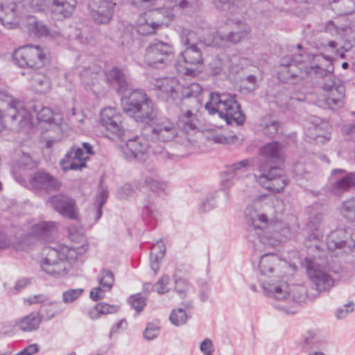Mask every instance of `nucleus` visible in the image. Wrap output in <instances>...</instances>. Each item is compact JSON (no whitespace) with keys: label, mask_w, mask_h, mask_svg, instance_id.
<instances>
[{"label":"nucleus","mask_w":355,"mask_h":355,"mask_svg":"<svg viewBox=\"0 0 355 355\" xmlns=\"http://www.w3.org/2000/svg\"><path fill=\"white\" fill-rule=\"evenodd\" d=\"M353 240L344 229H337L327 236L326 246L332 256H338L342 252H348L352 248Z\"/></svg>","instance_id":"obj_20"},{"label":"nucleus","mask_w":355,"mask_h":355,"mask_svg":"<svg viewBox=\"0 0 355 355\" xmlns=\"http://www.w3.org/2000/svg\"><path fill=\"white\" fill-rule=\"evenodd\" d=\"M35 112L37 113V119L40 121L49 122L52 119V112L49 107H42L40 110L37 111L36 106H33Z\"/></svg>","instance_id":"obj_57"},{"label":"nucleus","mask_w":355,"mask_h":355,"mask_svg":"<svg viewBox=\"0 0 355 355\" xmlns=\"http://www.w3.org/2000/svg\"><path fill=\"white\" fill-rule=\"evenodd\" d=\"M99 76L98 72L92 70L89 67L83 69L80 73L82 82L87 86L97 83Z\"/></svg>","instance_id":"obj_45"},{"label":"nucleus","mask_w":355,"mask_h":355,"mask_svg":"<svg viewBox=\"0 0 355 355\" xmlns=\"http://www.w3.org/2000/svg\"><path fill=\"white\" fill-rule=\"evenodd\" d=\"M107 291L103 287H96L90 291L89 296L94 301H98L105 297V292Z\"/></svg>","instance_id":"obj_62"},{"label":"nucleus","mask_w":355,"mask_h":355,"mask_svg":"<svg viewBox=\"0 0 355 355\" xmlns=\"http://www.w3.org/2000/svg\"><path fill=\"white\" fill-rule=\"evenodd\" d=\"M202 87L198 83H191L182 89L180 106L198 109L200 104V95Z\"/></svg>","instance_id":"obj_27"},{"label":"nucleus","mask_w":355,"mask_h":355,"mask_svg":"<svg viewBox=\"0 0 355 355\" xmlns=\"http://www.w3.org/2000/svg\"><path fill=\"white\" fill-rule=\"evenodd\" d=\"M353 303H348L338 309L336 312V316L338 319H343L347 317V315L354 311Z\"/></svg>","instance_id":"obj_59"},{"label":"nucleus","mask_w":355,"mask_h":355,"mask_svg":"<svg viewBox=\"0 0 355 355\" xmlns=\"http://www.w3.org/2000/svg\"><path fill=\"white\" fill-rule=\"evenodd\" d=\"M19 26L27 31L31 36L55 37V35L51 32L49 27L42 21L37 20L35 17L32 15L22 18Z\"/></svg>","instance_id":"obj_25"},{"label":"nucleus","mask_w":355,"mask_h":355,"mask_svg":"<svg viewBox=\"0 0 355 355\" xmlns=\"http://www.w3.org/2000/svg\"><path fill=\"white\" fill-rule=\"evenodd\" d=\"M94 154L93 146L88 142L82 143V147L74 146L60 160L63 171L80 170L86 166V161L90 155Z\"/></svg>","instance_id":"obj_14"},{"label":"nucleus","mask_w":355,"mask_h":355,"mask_svg":"<svg viewBox=\"0 0 355 355\" xmlns=\"http://www.w3.org/2000/svg\"><path fill=\"white\" fill-rule=\"evenodd\" d=\"M29 111L24 109L21 103L15 101L12 96L3 95L0 97V121L2 125L14 131H19L28 127L31 122Z\"/></svg>","instance_id":"obj_7"},{"label":"nucleus","mask_w":355,"mask_h":355,"mask_svg":"<svg viewBox=\"0 0 355 355\" xmlns=\"http://www.w3.org/2000/svg\"><path fill=\"white\" fill-rule=\"evenodd\" d=\"M31 8L35 12L44 10L51 0H28Z\"/></svg>","instance_id":"obj_55"},{"label":"nucleus","mask_w":355,"mask_h":355,"mask_svg":"<svg viewBox=\"0 0 355 355\" xmlns=\"http://www.w3.org/2000/svg\"><path fill=\"white\" fill-rule=\"evenodd\" d=\"M100 285L105 288L110 290L113 286L114 279V274L109 270H101L98 276Z\"/></svg>","instance_id":"obj_46"},{"label":"nucleus","mask_w":355,"mask_h":355,"mask_svg":"<svg viewBox=\"0 0 355 355\" xmlns=\"http://www.w3.org/2000/svg\"><path fill=\"white\" fill-rule=\"evenodd\" d=\"M174 57L175 51L171 43L155 40L146 49L144 61L151 67L163 69L171 62Z\"/></svg>","instance_id":"obj_10"},{"label":"nucleus","mask_w":355,"mask_h":355,"mask_svg":"<svg viewBox=\"0 0 355 355\" xmlns=\"http://www.w3.org/2000/svg\"><path fill=\"white\" fill-rule=\"evenodd\" d=\"M196 34L193 31L183 28L181 32V42L185 49L180 54L178 62L185 64L184 74L195 76L197 69L203 64V57L200 48L197 46L195 40Z\"/></svg>","instance_id":"obj_9"},{"label":"nucleus","mask_w":355,"mask_h":355,"mask_svg":"<svg viewBox=\"0 0 355 355\" xmlns=\"http://www.w3.org/2000/svg\"><path fill=\"white\" fill-rule=\"evenodd\" d=\"M297 345L304 351L321 349L327 346V341L318 331L308 330L302 334Z\"/></svg>","instance_id":"obj_26"},{"label":"nucleus","mask_w":355,"mask_h":355,"mask_svg":"<svg viewBox=\"0 0 355 355\" xmlns=\"http://www.w3.org/2000/svg\"><path fill=\"white\" fill-rule=\"evenodd\" d=\"M134 190L130 184H124L121 188L119 189L118 196L121 199H125L133 194Z\"/></svg>","instance_id":"obj_63"},{"label":"nucleus","mask_w":355,"mask_h":355,"mask_svg":"<svg viewBox=\"0 0 355 355\" xmlns=\"http://www.w3.org/2000/svg\"><path fill=\"white\" fill-rule=\"evenodd\" d=\"M315 71L319 74L313 76L312 79H324L322 89L329 92L326 98L327 103L331 107H341L345 89L336 82L332 58L322 53L317 54L315 55Z\"/></svg>","instance_id":"obj_3"},{"label":"nucleus","mask_w":355,"mask_h":355,"mask_svg":"<svg viewBox=\"0 0 355 355\" xmlns=\"http://www.w3.org/2000/svg\"><path fill=\"white\" fill-rule=\"evenodd\" d=\"M339 210L342 216L355 226V198L343 202Z\"/></svg>","instance_id":"obj_42"},{"label":"nucleus","mask_w":355,"mask_h":355,"mask_svg":"<svg viewBox=\"0 0 355 355\" xmlns=\"http://www.w3.org/2000/svg\"><path fill=\"white\" fill-rule=\"evenodd\" d=\"M205 108L210 114H218L227 124L241 125L245 120V116L241 110L240 105L234 98L226 94L211 92L209 101Z\"/></svg>","instance_id":"obj_5"},{"label":"nucleus","mask_w":355,"mask_h":355,"mask_svg":"<svg viewBox=\"0 0 355 355\" xmlns=\"http://www.w3.org/2000/svg\"><path fill=\"white\" fill-rule=\"evenodd\" d=\"M51 12L52 17L57 20L69 17L75 10V3L67 0H51Z\"/></svg>","instance_id":"obj_30"},{"label":"nucleus","mask_w":355,"mask_h":355,"mask_svg":"<svg viewBox=\"0 0 355 355\" xmlns=\"http://www.w3.org/2000/svg\"><path fill=\"white\" fill-rule=\"evenodd\" d=\"M159 334V327L154 323H148L144 332V337L146 340H153Z\"/></svg>","instance_id":"obj_54"},{"label":"nucleus","mask_w":355,"mask_h":355,"mask_svg":"<svg viewBox=\"0 0 355 355\" xmlns=\"http://www.w3.org/2000/svg\"><path fill=\"white\" fill-rule=\"evenodd\" d=\"M281 123L277 120H270L261 124V130L269 137H274L279 131Z\"/></svg>","instance_id":"obj_47"},{"label":"nucleus","mask_w":355,"mask_h":355,"mask_svg":"<svg viewBox=\"0 0 355 355\" xmlns=\"http://www.w3.org/2000/svg\"><path fill=\"white\" fill-rule=\"evenodd\" d=\"M83 288L69 289L62 293V301L69 304L78 299L83 293Z\"/></svg>","instance_id":"obj_52"},{"label":"nucleus","mask_w":355,"mask_h":355,"mask_svg":"<svg viewBox=\"0 0 355 355\" xmlns=\"http://www.w3.org/2000/svg\"><path fill=\"white\" fill-rule=\"evenodd\" d=\"M115 3L112 0H90L92 18L98 24H107L112 18Z\"/></svg>","instance_id":"obj_23"},{"label":"nucleus","mask_w":355,"mask_h":355,"mask_svg":"<svg viewBox=\"0 0 355 355\" xmlns=\"http://www.w3.org/2000/svg\"><path fill=\"white\" fill-rule=\"evenodd\" d=\"M165 244L162 241H159L153 245L150 257L152 258L155 257L156 259H162L165 254Z\"/></svg>","instance_id":"obj_53"},{"label":"nucleus","mask_w":355,"mask_h":355,"mask_svg":"<svg viewBox=\"0 0 355 355\" xmlns=\"http://www.w3.org/2000/svg\"><path fill=\"white\" fill-rule=\"evenodd\" d=\"M42 318L35 313H31L22 318L18 325L23 331H32L37 329L40 327Z\"/></svg>","instance_id":"obj_41"},{"label":"nucleus","mask_w":355,"mask_h":355,"mask_svg":"<svg viewBox=\"0 0 355 355\" xmlns=\"http://www.w3.org/2000/svg\"><path fill=\"white\" fill-rule=\"evenodd\" d=\"M119 306L110 305L106 303H98L89 311V315L91 319L96 320L101 315L114 313L118 311Z\"/></svg>","instance_id":"obj_43"},{"label":"nucleus","mask_w":355,"mask_h":355,"mask_svg":"<svg viewBox=\"0 0 355 355\" xmlns=\"http://www.w3.org/2000/svg\"><path fill=\"white\" fill-rule=\"evenodd\" d=\"M251 162H252V159H243L231 166L230 170L222 175V185L224 187H230L232 184L233 178L237 172L250 164Z\"/></svg>","instance_id":"obj_38"},{"label":"nucleus","mask_w":355,"mask_h":355,"mask_svg":"<svg viewBox=\"0 0 355 355\" xmlns=\"http://www.w3.org/2000/svg\"><path fill=\"white\" fill-rule=\"evenodd\" d=\"M286 266V263L272 253L265 254L260 258L259 268L261 272L260 282L267 279L272 284L280 282L282 277L281 268Z\"/></svg>","instance_id":"obj_16"},{"label":"nucleus","mask_w":355,"mask_h":355,"mask_svg":"<svg viewBox=\"0 0 355 355\" xmlns=\"http://www.w3.org/2000/svg\"><path fill=\"white\" fill-rule=\"evenodd\" d=\"M64 311L61 302L55 301L41 306L39 315L42 319L50 320Z\"/></svg>","instance_id":"obj_39"},{"label":"nucleus","mask_w":355,"mask_h":355,"mask_svg":"<svg viewBox=\"0 0 355 355\" xmlns=\"http://www.w3.org/2000/svg\"><path fill=\"white\" fill-rule=\"evenodd\" d=\"M78 247H68L58 244L55 247H47L44 250L46 255L41 264L42 270L47 274L53 276H60L67 274L68 259L77 257Z\"/></svg>","instance_id":"obj_6"},{"label":"nucleus","mask_w":355,"mask_h":355,"mask_svg":"<svg viewBox=\"0 0 355 355\" xmlns=\"http://www.w3.org/2000/svg\"><path fill=\"white\" fill-rule=\"evenodd\" d=\"M108 197V191L101 188L96 196L95 202L89 209V217L94 223H96L102 216V207L105 205Z\"/></svg>","instance_id":"obj_34"},{"label":"nucleus","mask_w":355,"mask_h":355,"mask_svg":"<svg viewBox=\"0 0 355 355\" xmlns=\"http://www.w3.org/2000/svg\"><path fill=\"white\" fill-rule=\"evenodd\" d=\"M306 268L309 278L317 291H325L334 286V279L318 263L309 261Z\"/></svg>","instance_id":"obj_21"},{"label":"nucleus","mask_w":355,"mask_h":355,"mask_svg":"<svg viewBox=\"0 0 355 355\" xmlns=\"http://www.w3.org/2000/svg\"><path fill=\"white\" fill-rule=\"evenodd\" d=\"M182 114L179 116L178 121L176 123L177 127L180 129V132L184 139L178 141L181 144L186 147L192 144V139L189 137V132H195L197 128L198 119L193 111L196 109L180 106Z\"/></svg>","instance_id":"obj_18"},{"label":"nucleus","mask_w":355,"mask_h":355,"mask_svg":"<svg viewBox=\"0 0 355 355\" xmlns=\"http://www.w3.org/2000/svg\"><path fill=\"white\" fill-rule=\"evenodd\" d=\"M262 288L266 295L272 297L282 303L275 306L286 314H295L299 303L304 299V291L301 286L292 290L285 282L272 284L267 279L262 280Z\"/></svg>","instance_id":"obj_4"},{"label":"nucleus","mask_w":355,"mask_h":355,"mask_svg":"<svg viewBox=\"0 0 355 355\" xmlns=\"http://www.w3.org/2000/svg\"><path fill=\"white\" fill-rule=\"evenodd\" d=\"M323 237V232H320L319 229L315 227V232L309 234L304 241V245L314 259L320 257V252L324 246L322 242Z\"/></svg>","instance_id":"obj_32"},{"label":"nucleus","mask_w":355,"mask_h":355,"mask_svg":"<svg viewBox=\"0 0 355 355\" xmlns=\"http://www.w3.org/2000/svg\"><path fill=\"white\" fill-rule=\"evenodd\" d=\"M22 7L15 0L0 1V22L8 29L18 27L21 24Z\"/></svg>","instance_id":"obj_17"},{"label":"nucleus","mask_w":355,"mask_h":355,"mask_svg":"<svg viewBox=\"0 0 355 355\" xmlns=\"http://www.w3.org/2000/svg\"><path fill=\"white\" fill-rule=\"evenodd\" d=\"M128 301L131 306L134 308L137 313L141 311L146 305V298L142 297L140 293L130 296Z\"/></svg>","instance_id":"obj_50"},{"label":"nucleus","mask_w":355,"mask_h":355,"mask_svg":"<svg viewBox=\"0 0 355 355\" xmlns=\"http://www.w3.org/2000/svg\"><path fill=\"white\" fill-rule=\"evenodd\" d=\"M57 231V224L53 221H44L36 224L33 227V232L39 237L46 239Z\"/></svg>","instance_id":"obj_40"},{"label":"nucleus","mask_w":355,"mask_h":355,"mask_svg":"<svg viewBox=\"0 0 355 355\" xmlns=\"http://www.w3.org/2000/svg\"><path fill=\"white\" fill-rule=\"evenodd\" d=\"M31 82L33 88L37 93H46L51 89L50 78L44 73L37 71V69L33 71Z\"/></svg>","instance_id":"obj_35"},{"label":"nucleus","mask_w":355,"mask_h":355,"mask_svg":"<svg viewBox=\"0 0 355 355\" xmlns=\"http://www.w3.org/2000/svg\"><path fill=\"white\" fill-rule=\"evenodd\" d=\"M13 60L20 67H28L34 71L42 67L47 58L39 46L26 45L15 51Z\"/></svg>","instance_id":"obj_12"},{"label":"nucleus","mask_w":355,"mask_h":355,"mask_svg":"<svg viewBox=\"0 0 355 355\" xmlns=\"http://www.w3.org/2000/svg\"><path fill=\"white\" fill-rule=\"evenodd\" d=\"M152 20L149 12H146L143 15H140L137 19V33L142 35H148L155 33L159 27Z\"/></svg>","instance_id":"obj_37"},{"label":"nucleus","mask_w":355,"mask_h":355,"mask_svg":"<svg viewBox=\"0 0 355 355\" xmlns=\"http://www.w3.org/2000/svg\"><path fill=\"white\" fill-rule=\"evenodd\" d=\"M151 149L154 154L159 155L162 159H171V154L164 147L157 148L154 144L148 141L142 135L141 137H135L130 139L126 142V155H131L139 161H145V155L148 150Z\"/></svg>","instance_id":"obj_13"},{"label":"nucleus","mask_w":355,"mask_h":355,"mask_svg":"<svg viewBox=\"0 0 355 355\" xmlns=\"http://www.w3.org/2000/svg\"><path fill=\"white\" fill-rule=\"evenodd\" d=\"M39 351L37 344H31L15 355H33Z\"/></svg>","instance_id":"obj_64"},{"label":"nucleus","mask_w":355,"mask_h":355,"mask_svg":"<svg viewBox=\"0 0 355 355\" xmlns=\"http://www.w3.org/2000/svg\"><path fill=\"white\" fill-rule=\"evenodd\" d=\"M101 123L112 139H123L126 132L122 114L114 107H105L101 113Z\"/></svg>","instance_id":"obj_15"},{"label":"nucleus","mask_w":355,"mask_h":355,"mask_svg":"<svg viewBox=\"0 0 355 355\" xmlns=\"http://www.w3.org/2000/svg\"><path fill=\"white\" fill-rule=\"evenodd\" d=\"M259 155L267 163L280 164L284 162L285 153L282 144L272 141L261 146Z\"/></svg>","instance_id":"obj_28"},{"label":"nucleus","mask_w":355,"mask_h":355,"mask_svg":"<svg viewBox=\"0 0 355 355\" xmlns=\"http://www.w3.org/2000/svg\"><path fill=\"white\" fill-rule=\"evenodd\" d=\"M169 277L168 276H162L156 284V291L159 294H164L168 291L166 285L168 284Z\"/></svg>","instance_id":"obj_60"},{"label":"nucleus","mask_w":355,"mask_h":355,"mask_svg":"<svg viewBox=\"0 0 355 355\" xmlns=\"http://www.w3.org/2000/svg\"><path fill=\"white\" fill-rule=\"evenodd\" d=\"M332 3L339 15H349L355 10V0H333Z\"/></svg>","instance_id":"obj_44"},{"label":"nucleus","mask_w":355,"mask_h":355,"mask_svg":"<svg viewBox=\"0 0 355 355\" xmlns=\"http://www.w3.org/2000/svg\"><path fill=\"white\" fill-rule=\"evenodd\" d=\"M144 182L154 192L157 193L165 192L166 184L164 182L157 181L150 177H146Z\"/></svg>","instance_id":"obj_51"},{"label":"nucleus","mask_w":355,"mask_h":355,"mask_svg":"<svg viewBox=\"0 0 355 355\" xmlns=\"http://www.w3.org/2000/svg\"><path fill=\"white\" fill-rule=\"evenodd\" d=\"M259 202L248 206L245 210V221L247 230L252 234L257 236L258 239L265 245L276 246L287 239L288 229L283 227L279 223H268V218L259 208Z\"/></svg>","instance_id":"obj_2"},{"label":"nucleus","mask_w":355,"mask_h":355,"mask_svg":"<svg viewBox=\"0 0 355 355\" xmlns=\"http://www.w3.org/2000/svg\"><path fill=\"white\" fill-rule=\"evenodd\" d=\"M200 348L205 355H211L214 352L213 344L209 338L205 339L201 343Z\"/></svg>","instance_id":"obj_61"},{"label":"nucleus","mask_w":355,"mask_h":355,"mask_svg":"<svg viewBox=\"0 0 355 355\" xmlns=\"http://www.w3.org/2000/svg\"><path fill=\"white\" fill-rule=\"evenodd\" d=\"M324 216L322 214H317L309 222L308 225L309 228L311 230L315 231V227H318L320 232H323L321 224L324 221Z\"/></svg>","instance_id":"obj_58"},{"label":"nucleus","mask_w":355,"mask_h":355,"mask_svg":"<svg viewBox=\"0 0 355 355\" xmlns=\"http://www.w3.org/2000/svg\"><path fill=\"white\" fill-rule=\"evenodd\" d=\"M30 185L36 191L50 192L58 189L59 182L44 171L35 172L29 180Z\"/></svg>","instance_id":"obj_24"},{"label":"nucleus","mask_w":355,"mask_h":355,"mask_svg":"<svg viewBox=\"0 0 355 355\" xmlns=\"http://www.w3.org/2000/svg\"><path fill=\"white\" fill-rule=\"evenodd\" d=\"M148 12L151 16L152 20H154L155 24L160 28L164 26H169L171 21L179 12L173 10V8L168 7L155 9Z\"/></svg>","instance_id":"obj_33"},{"label":"nucleus","mask_w":355,"mask_h":355,"mask_svg":"<svg viewBox=\"0 0 355 355\" xmlns=\"http://www.w3.org/2000/svg\"><path fill=\"white\" fill-rule=\"evenodd\" d=\"M169 318L173 324L180 326L185 324L188 318L186 311L183 309L179 308L171 312Z\"/></svg>","instance_id":"obj_48"},{"label":"nucleus","mask_w":355,"mask_h":355,"mask_svg":"<svg viewBox=\"0 0 355 355\" xmlns=\"http://www.w3.org/2000/svg\"><path fill=\"white\" fill-rule=\"evenodd\" d=\"M123 110L137 122L153 121L142 129V135L155 146L157 142L166 143L182 137L178 133L176 123L164 116L155 118L153 103L141 90L132 92L128 98L123 100Z\"/></svg>","instance_id":"obj_1"},{"label":"nucleus","mask_w":355,"mask_h":355,"mask_svg":"<svg viewBox=\"0 0 355 355\" xmlns=\"http://www.w3.org/2000/svg\"><path fill=\"white\" fill-rule=\"evenodd\" d=\"M261 172L254 175V178L260 185L272 193H279L287 184V180L283 175V171L278 166H268V164H260L258 166Z\"/></svg>","instance_id":"obj_11"},{"label":"nucleus","mask_w":355,"mask_h":355,"mask_svg":"<svg viewBox=\"0 0 355 355\" xmlns=\"http://www.w3.org/2000/svg\"><path fill=\"white\" fill-rule=\"evenodd\" d=\"M158 215L159 213L153 203L148 202L147 204L144 205L142 216L146 220L149 222L153 220H157Z\"/></svg>","instance_id":"obj_49"},{"label":"nucleus","mask_w":355,"mask_h":355,"mask_svg":"<svg viewBox=\"0 0 355 355\" xmlns=\"http://www.w3.org/2000/svg\"><path fill=\"white\" fill-rule=\"evenodd\" d=\"M305 55L301 52L295 55L293 58H283L281 61V69L279 72V78L285 82H291L297 78L303 80L313 78L318 74L315 69V55L309 66L304 64Z\"/></svg>","instance_id":"obj_8"},{"label":"nucleus","mask_w":355,"mask_h":355,"mask_svg":"<svg viewBox=\"0 0 355 355\" xmlns=\"http://www.w3.org/2000/svg\"><path fill=\"white\" fill-rule=\"evenodd\" d=\"M251 31L248 24L242 21L235 22V28L225 35V40L232 43H238L246 37Z\"/></svg>","instance_id":"obj_36"},{"label":"nucleus","mask_w":355,"mask_h":355,"mask_svg":"<svg viewBox=\"0 0 355 355\" xmlns=\"http://www.w3.org/2000/svg\"><path fill=\"white\" fill-rule=\"evenodd\" d=\"M106 81L118 93L123 94L128 88V83L126 75L123 71L117 67H112L105 73Z\"/></svg>","instance_id":"obj_29"},{"label":"nucleus","mask_w":355,"mask_h":355,"mask_svg":"<svg viewBox=\"0 0 355 355\" xmlns=\"http://www.w3.org/2000/svg\"><path fill=\"white\" fill-rule=\"evenodd\" d=\"M153 89L157 92L159 98L164 101H174L178 96L180 85L174 78L164 77L151 80Z\"/></svg>","instance_id":"obj_19"},{"label":"nucleus","mask_w":355,"mask_h":355,"mask_svg":"<svg viewBox=\"0 0 355 355\" xmlns=\"http://www.w3.org/2000/svg\"><path fill=\"white\" fill-rule=\"evenodd\" d=\"M354 188H355V173H348L343 178L335 180L329 190L334 195L340 196Z\"/></svg>","instance_id":"obj_31"},{"label":"nucleus","mask_w":355,"mask_h":355,"mask_svg":"<svg viewBox=\"0 0 355 355\" xmlns=\"http://www.w3.org/2000/svg\"><path fill=\"white\" fill-rule=\"evenodd\" d=\"M52 207L62 216L69 219L78 218V212L74 199L64 194H58L49 199Z\"/></svg>","instance_id":"obj_22"},{"label":"nucleus","mask_w":355,"mask_h":355,"mask_svg":"<svg viewBox=\"0 0 355 355\" xmlns=\"http://www.w3.org/2000/svg\"><path fill=\"white\" fill-rule=\"evenodd\" d=\"M175 288L177 293L180 295L181 298H184L189 288L188 282L184 279L179 278L175 280Z\"/></svg>","instance_id":"obj_56"}]
</instances>
